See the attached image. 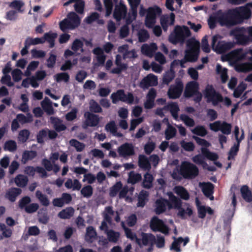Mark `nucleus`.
<instances>
[{
    "instance_id": "34",
    "label": "nucleus",
    "mask_w": 252,
    "mask_h": 252,
    "mask_svg": "<svg viewBox=\"0 0 252 252\" xmlns=\"http://www.w3.org/2000/svg\"><path fill=\"white\" fill-rule=\"evenodd\" d=\"M200 187L201 188L202 192L205 196L208 197L211 196L210 199L211 200L214 199V197L212 195L214 186L212 183H200Z\"/></svg>"
},
{
    "instance_id": "13",
    "label": "nucleus",
    "mask_w": 252,
    "mask_h": 252,
    "mask_svg": "<svg viewBox=\"0 0 252 252\" xmlns=\"http://www.w3.org/2000/svg\"><path fill=\"white\" fill-rule=\"evenodd\" d=\"M112 102L116 103L119 100L125 102L128 104L137 103L138 100L136 98L135 101L134 96L131 93L126 94L123 90H118L116 93H113L111 95Z\"/></svg>"
},
{
    "instance_id": "62",
    "label": "nucleus",
    "mask_w": 252,
    "mask_h": 252,
    "mask_svg": "<svg viewBox=\"0 0 252 252\" xmlns=\"http://www.w3.org/2000/svg\"><path fill=\"white\" fill-rule=\"evenodd\" d=\"M74 5L75 10L79 14L84 13V9L85 6V2L82 0H76Z\"/></svg>"
},
{
    "instance_id": "52",
    "label": "nucleus",
    "mask_w": 252,
    "mask_h": 252,
    "mask_svg": "<svg viewBox=\"0 0 252 252\" xmlns=\"http://www.w3.org/2000/svg\"><path fill=\"white\" fill-rule=\"evenodd\" d=\"M57 37V34L56 33L48 32L44 34L43 38L45 41L46 40L50 44V47H53L54 45L55 39Z\"/></svg>"
},
{
    "instance_id": "40",
    "label": "nucleus",
    "mask_w": 252,
    "mask_h": 252,
    "mask_svg": "<svg viewBox=\"0 0 252 252\" xmlns=\"http://www.w3.org/2000/svg\"><path fill=\"white\" fill-rule=\"evenodd\" d=\"M122 226L123 227V228H124V229L125 230V233H126V237L130 239V240H135L136 243L139 246H141V240L140 239H139L138 238H137L136 236V234L134 233H133L131 230L128 228H126L125 225V223L124 222H122Z\"/></svg>"
},
{
    "instance_id": "5",
    "label": "nucleus",
    "mask_w": 252,
    "mask_h": 252,
    "mask_svg": "<svg viewBox=\"0 0 252 252\" xmlns=\"http://www.w3.org/2000/svg\"><path fill=\"white\" fill-rule=\"evenodd\" d=\"M211 45L214 51L221 54L233 48L235 43L233 41H225L223 40L222 36L216 34L212 37Z\"/></svg>"
},
{
    "instance_id": "27",
    "label": "nucleus",
    "mask_w": 252,
    "mask_h": 252,
    "mask_svg": "<svg viewBox=\"0 0 252 252\" xmlns=\"http://www.w3.org/2000/svg\"><path fill=\"white\" fill-rule=\"evenodd\" d=\"M157 50V46L154 43L150 44H144L141 47L142 54L149 57H152Z\"/></svg>"
},
{
    "instance_id": "55",
    "label": "nucleus",
    "mask_w": 252,
    "mask_h": 252,
    "mask_svg": "<svg viewBox=\"0 0 252 252\" xmlns=\"http://www.w3.org/2000/svg\"><path fill=\"white\" fill-rule=\"evenodd\" d=\"M122 188V184L121 182H117L110 189L109 194L111 197L115 196Z\"/></svg>"
},
{
    "instance_id": "23",
    "label": "nucleus",
    "mask_w": 252,
    "mask_h": 252,
    "mask_svg": "<svg viewBox=\"0 0 252 252\" xmlns=\"http://www.w3.org/2000/svg\"><path fill=\"white\" fill-rule=\"evenodd\" d=\"M175 21V15L171 13L170 15H163L160 18V24L164 31L167 30L169 26L173 25Z\"/></svg>"
},
{
    "instance_id": "56",
    "label": "nucleus",
    "mask_w": 252,
    "mask_h": 252,
    "mask_svg": "<svg viewBox=\"0 0 252 252\" xmlns=\"http://www.w3.org/2000/svg\"><path fill=\"white\" fill-rule=\"evenodd\" d=\"M25 42H26L27 46H30L32 45H36L43 43L45 42V39L42 37L35 38L28 37L26 39Z\"/></svg>"
},
{
    "instance_id": "54",
    "label": "nucleus",
    "mask_w": 252,
    "mask_h": 252,
    "mask_svg": "<svg viewBox=\"0 0 252 252\" xmlns=\"http://www.w3.org/2000/svg\"><path fill=\"white\" fill-rule=\"evenodd\" d=\"M240 144L239 143H235L231 148L228 156V159L231 160L234 159L235 156L237 155V153L239 150Z\"/></svg>"
},
{
    "instance_id": "51",
    "label": "nucleus",
    "mask_w": 252,
    "mask_h": 252,
    "mask_svg": "<svg viewBox=\"0 0 252 252\" xmlns=\"http://www.w3.org/2000/svg\"><path fill=\"white\" fill-rule=\"evenodd\" d=\"M24 5V3L20 0H15L9 4V7L16 9L18 12H22V7Z\"/></svg>"
},
{
    "instance_id": "28",
    "label": "nucleus",
    "mask_w": 252,
    "mask_h": 252,
    "mask_svg": "<svg viewBox=\"0 0 252 252\" xmlns=\"http://www.w3.org/2000/svg\"><path fill=\"white\" fill-rule=\"evenodd\" d=\"M156 96V91L154 89H151L146 96V100L144 103L146 109H151L154 105V101Z\"/></svg>"
},
{
    "instance_id": "39",
    "label": "nucleus",
    "mask_w": 252,
    "mask_h": 252,
    "mask_svg": "<svg viewBox=\"0 0 252 252\" xmlns=\"http://www.w3.org/2000/svg\"><path fill=\"white\" fill-rule=\"evenodd\" d=\"M41 104L43 109L48 114L52 115L54 114V111L52 105V102L48 97H45L41 102Z\"/></svg>"
},
{
    "instance_id": "21",
    "label": "nucleus",
    "mask_w": 252,
    "mask_h": 252,
    "mask_svg": "<svg viewBox=\"0 0 252 252\" xmlns=\"http://www.w3.org/2000/svg\"><path fill=\"white\" fill-rule=\"evenodd\" d=\"M100 229L105 231L110 242L116 243L118 240L120 233L112 230H108L107 223L105 221L102 222Z\"/></svg>"
},
{
    "instance_id": "64",
    "label": "nucleus",
    "mask_w": 252,
    "mask_h": 252,
    "mask_svg": "<svg viewBox=\"0 0 252 252\" xmlns=\"http://www.w3.org/2000/svg\"><path fill=\"white\" fill-rule=\"evenodd\" d=\"M191 132L193 133L200 136H204L207 133L205 128L203 126H197L193 129H192Z\"/></svg>"
},
{
    "instance_id": "20",
    "label": "nucleus",
    "mask_w": 252,
    "mask_h": 252,
    "mask_svg": "<svg viewBox=\"0 0 252 252\" xmlns=\"http://www.w3.org/2000/svg\"><path fill=\"white\" fill-rule=\"evenodd\" d=\"M102 215L104 218L103 221H105L106 223L108 222L110 224L113 219L117 222L120 221V220L118 213L114 212L112 209V207L110 206L105 207Z\"/></svg>"
},
{
    "instance_id": "59",
    "label": "nucleus",
    "mask_w": 252,
    "mask_h": 252,
    "mask_svg": "<svg viewBox=\"0 0 252 252\" xmlns=\"http://www.w3.org/2000/svg\"><path fill=\"white\" fill-rule=\"evenodd\" d=\"M141 179V176L140 174L135 173L133 171L130 172L129 174L128 182L132 184H135Z\"/></svg>"
},
{
    "instance_id": "10",
    "label": "nucleus",
    "mask_w": 252,
    "mask_h": 252,
    "mask_svg": "<svg viewBox=\"0 0 252 252\" xmlns=\"http://www.w3.org/2000/svg\"><path fill=\"white\" fill-rule=\"evenodd\" d=\"M234 12L232 9H229L227 12L218 14V23L221 26L230 27L238 24Z\"/></svg>"
},
{
    "instance_id": "48",
    "label": "nucleus",
    "mask_w": 252,
    "mask_h": 252,
    "mask_svg": "<svg viewBox=\"0 0 252 252\" xmlns=\"http://www.w3.org/2000/svg\"><path fill=\"white\" fill-rule=\"evenodd\" d=\"M176 129L172 126L168 122L167 123V127L165 131V138L167 140H169L173 138L176 134Z\"/></svg>"
},
{
    "instance_id": "33",
    "label": "nucleus",
    "mask_w": 252,
    "mask_h": 252,
    "mask_svg": "<svg viewBox=\"0 0 252 252\" xmlns=\"http://www.w3.org/2000/svg\"><path fill=\"white\" fill-rule=\"evenodd\" d=\"M174 192L181 199L188 200L189 198V194L188 190L181 186H175L173 189Z\"/></svg>"
},
{
    "instance_id": "36",
    "label": "nucleus",
    "mask_w": 252,
    "mask_h": 252,
    "mask_svg": "<svg viewBox=\"0 0 252 252\" xmlns=\"http://www.w3.org/2000/svg\"><path fill=\"white\" fill-rule=\"evenodd\" d=\"M164 109L167 110V111H169L175 120L178 119V112L179 111V108L176 103H169L167 105L164 106Z\"/></svg>"
},
{
    "instance_id": "47",
    "label": "nucleus",
    "mask_w": 252,
    "mask_h": 252,
    "mask_svg": "<svg viewBox=\"0 0 252 252\" xmlns=\"http://www.w3.org/2000/svg\"><path fill=\"white\" fill-rule=\"evenodd\" d=\"M149 193L148 191L142 190L139 193L138 196V201L137 203V206L143 207L147 201L148 200V197Z\"/></svg>"
},
{
    "instance_id": "7",
    "label": "nucleus",
    "mask_w": 252,
    "mask_h": 252,
    "mask_svg": "<svg viewBox=\"0 0 252 252\" xmlns=\"http://www.w3.org/2000/svg\"><path fill=\"white\" fill-rule=\"evenodd\" d=\"M179 172L185 179L194 178L199 173L198 169L195 165L186 161L182 162Z\"/></svg>"
},
{
    "instance_id": "37",
    "label": "nucleus",
    "mask_w": 252,
    "mask_h": 252,
    "mask_svg": "<svg viewBox=\"0 0 252 252\" xmlns=\"http://www.w3.org/2000/svg\"><path fill=\"white\" fill-rule=\"evenodd\" d=\"M42 164L44 166L45 169L48 171L53 170L54 173H57L59 171L60 169L59 165L55 164H53L50 160L47 159H43Z\"/></svg>"
},
{
    "instance_id": "61",
    "label": "nucleus",
    "mask_w": 252,
    "mask_h": 252,
    "mask_svg": "<svg viewBox=\"0 0 252 252\" xmlns=\"http://www.w3.org/2000/svg\"><path fill=\"white\" fill-rule=\"evenodd\" d=\"M153 177L152 175L148 173H147L144 175V179L143 182V185L144 188H150L152 187Z\"/></svg>"
},
{
    "instance_id": "18",
    "label": "nucleus",
    "mask_w": 252,
    "mask_h": 252,
    "mask_svg": "<svg viewBox=\"0 0 252 252\" xmlns=\"http://www.w3.org/2000/svg\"><path fill=\"white\" fill-rule=\"evenodd\" d=\"M127 1L130 6V9L127 14L126 22L127 24H130L136 18L137 7L140 3L141 0H127Z\"/></svg>"
},
{
    "instance_id": "45",
    "label": "nucleus",
    "mask_w": 252,
    "mask_h": 252,
    "mask_svg": "<svg viewBox=\"0 0 252 252\" xmlns=\"http://www.w3.org/2000/svg\"><path fill=\"white\" fill-rule=\"evenodd\" d=\"M21 189L18 188H12L6 193L7 197L11 201H14L16 197L21 193Z\"/></svg>"
},
{
    "instance_id": "42",
    "label": "nucleus",
    "mask_w": 252,
    "mask_h": 252,
    "mask_svg": "<svg viewBox=\"0 0 252 252\" xmlns=\"http://www.w3.org/2000/svg\"><path fill=\"white\" fill-rule=\"evenodd\" d=\"M96 233L95 229L92 226H89L87 228L85 240L88 242H92L96 238Z\"/></svg>"
},
{
    "instance_id": "63",
    "label": "nucleus",
    "mask_w": 252,
    "mask_h": 252,
    "mask_svg": "<svg viewBox=\"0 0 252 252\" xmlns=\"http://www.w3.org/2000/svg\"><path fill=\"white\" fill-rule=\"evenodd\" d=\"M32 116L31 114H28L27 116H25L23 114H20L17 115L16 119L21 124H24L25 123L31 122L32 121Z\"/></svg>"
},
{
    "instance_id": "30",
    "label": "nucleus",
    "mask_w": 252,
    "mask_h": 252,
    "mask_svg": "<svg viewBox=\"0 0 252 252\" xmlns=\"http://www.w3.org/2000/svg\"><path fill=\"white\" fill-rule=\"evenodd\" d=\"M189 242V238L188 237L185 238H183L182 237H179L177 239L175 238L171 246V249L174 250L176 252H180L181 251L180 249L181 243H183V246H185Z\"/></svg>"
},
{
    "instance_id": "4",
    "label": "nucleus",
    "mask_w": 252,
    "mask_h": 252,
    "mask_svg": "<svg viewBox=\"0 0 252 252\" xmlns=\"http://www.w3.org/2000/svg\"><path fill=\"white\" fill-rule=\"evenodd\" d=\"M204 95L209 102H212L214 105H217L219 103L223 102L224 104L229 106L231 104V100L228 97L224 99L222 96L217 93L212 86L208 85L204 92Z\"/></svg>"
},
{
    "instance_id": "14",
    "label": "nucleus",
    "mask_w": 252,
    "mask_h": 252,
    "mask_svg": "<svg viewBox=\"0 0 252 252\" xmlns=\"http://www.w3.org/2000/svg\"><path fill=\"white\" fill-rule=\"evenodd\" d=\"M238 24H240L245 19H248L251 17V11L249 6L246 4L244 6H240L232 9Z\"/></svg>"
},
{
    "instance_id": "44",
    "label": "nucleus",
    "mask_w": 252,
    "mask_h": 252,
    "mask_svg": "<svg viewBox=\"0 0 252 252\" xmlns=\"http://www.w3.org/2000/svg\"><path fill=\"white\" fill-rule=\"evenodd\" d=\"M74 212V210L72 207H68L61 211L58 216L61 219H69L73 215Z\"/></svg>"
},
{
    "instance_id": "49",
    "label": "nucleus",
    "mask_w": 252,
    "mask_h": 252,
    "mask_svg": "<svg viewBox=\"0 0 252 252\" xmlns=\"http://www.w3.org/2000/svg\"><path fill=\"white\" fill-rule=\"evenodd\" d=\"M216 70L217 73L220 75L222 82L225 83L228 79L227 69L223 68L220 64H218L217 65Z\"/></svg>"
},
{
    "instance_id": "26",
    "label": "nucleus",
    "mask_w": 252,
    "mask_h": 252,
    "mask_svg": "<svg viewBox=\"0 0 252 252\" xmlns=\"http://www.w3.org/2000/svg\"><path fill=\"white\" fill-rule=\"evenodd\" d=\"M118 153L123 157L132 156L134 153L133 146L131 144H124L119 148Z\"/></svg>"
},
{
    "instance_id": "8",
    "label": "nucleus",
    "mask_w": 252,
    "mask_h": 252,
    "mask_svg": "<svg viewBox=\"0 0 252 252\" xmlns=\"http://www.w3.org/2000/svg\"><path fill=\"white\" fill-rule=\"evenodd\" d=\"M80 19L74 12H70L67 15V18L60 23L62 31L64 32L66 30H72L77 27L80 24Z\"/></svg>"
},
{
    "instance_id": "29",
    "label": "nucleus",
    "mask_w": 252,
    "mask_h": 252,
    "mask_svg": "<svg viewBox=\"0 0 252 252\" xmlns=\"http://www.w3.org/2000/svg\"><path fill=\"white\" fill-rule=\"evenodd\" d=\"M85 117L86 118V124L88 126H95L99 122L98 116L90 112H86L85 113Z\"/></svg>"
},
{
    "instance_id": "35",
    "label": "nucleus",
    "mask_w": 252,
    "mask_h": 252,
    "mask_svg": "<svg viewBox=\"0 0 252 252\" xmlns=\"http://www.w3.org/2000/svg\"><path fill=\"white\" fill-rule=\"evenodd\" d=\"M64 186L67 189H72L73 190H79L82 187L81 184L77 179L72 180L71 179H67Z\"/></svg>"
},
{
    "instance_id": "53",
    "label": "nucleus",
    "mask_w": 252,
    "mask_h": 252,
    "mask_svg": "<svg viewBox=\"0 0 252 252\" xmlns=\"http://www.w3.org/2000/svg\"><path fill=\"white\" fill-rule=\"evenodd\" d=\"M203 155L201 154L197 155L192 158L193 162L198 165H201L203 168H206V166H208L207 163L205 162Z\"/></svg>"
},
{
    "instance_id": "11",
    "label": "nucleus",
    "mask_w": 252,
    "mask_h": 252,
    "mask_svg": "<svg viewBox=\"0 0 252 252\" xmlns=\"http://www.w3.org/2000/svg\"><path fill=\"white\" fill-rule=\"evenodd\" d=\"M196 143L202 146L201 151L204 157L210 160H216L219 158L217 154L209 151L207 149L210 145V143L205 139H201L196 136H193Z\"/></svg>"
},
{
    "instance_id": "25",
    "label": "nucleus",
    "mask_w": 252,
    "mask_h": 252,
    "mask_svg": "<svg viewBox=\"0 0 252 252\" xmlns=\"http://www.w3.org/2000/svg\"><path fill=\"white\" fill-rule=\"evenodd\" d=\"M155 211L157 214H160L164 212L166 207L168 206L169 208L171 207L169 205V201L163 198L157 199L155 203Z\"/></svg>"
},
{
    "instance_id": "22",
    "label": "nucleus",
    "mask_w": 252,
    "mask_h": 252,
    "mask_svg": "<svg viewBox=\"0 0 252 252\" xmlns=\"http://www.w3.org/2000/svg\"><path fill=\"white\" fill-rule=\"evenodd\" d=\"M158 84V78L153 74H149L144 77L140 83V87L144 89L150 86H155Z\"/></svg>"
},
{
    "instance_id": "31",
    "label": "nucleus",
    "mask_w": 252,
    "mask_h": 252,
    "mask_svg": "<svg viewBox=\"0 0 252 252\" xmlns=\"http://www.w3.org/2000/svg\"><path fill=\"white\" fill-rule=\"evenodd\" d=\"M93 53L96 56L98 65H103L106 57V55L104 54L103 50L100 47H97L93 50Z\"/></svg>"
},
{
    "instance_id": "16",
    "label": "nucleus",
    "mask_w": 252,
    "mask_h": 252,
    "mask_svg": "<svg viewBox=\"0 0 252 252\" xmlns=\"http://www.w3.org/2000/svg\"><path fill=\"white\" fill-rule=\"evenodd\" d=\"M161 13V9L157 6L148 8L145 20V24L147 27L151 28L156 23L157 16Z\"/></svg>"
},
{
    "instance_id": "41",
    "label": "nucleus",
    "mask_w": 252,
    "mask_h": 252,
    "mask_svg": "<svg viewBox=\"0 0 252 252\" xmlns=\"http://www.w3.org/2000/svg\"><path fill=\"white\" fill-rule=\"evenodd\" d=\"M241 192L243 199L247 202L252 201V194L247 186H243L241 189Z\"/></svg>"
},
{
    "instance_id": "46",
    "label": "nucleus",
    "mask_w": 252,
    "mask_h": 252,
    "mask_svg": "<svg viewBox=\"0 0 252 252\" xmlns=\"http://www.w3.org/2000/svg\"><path fill=\"white\" fill-rule=\"evenodd\" d=\"M36 155L37 153L35 151H26L23 154L22 161L25 164L28 160L33 159Z\"/></svg>"
},
{
    "instance_id": "60",
    "label": "nucleus",
    "mask_w": 252,
    "mask_h": 252,
    "mask_svg": "<svg viewBox=\"0 0 252 252\" xmlns=\"http://www.w3.org/2000/svg\"><path fill=\"white\" fill-rule=\"evenodd\" d=\"M36 196L42 205L45 206H48L49 204V201L46 195L42 194L41 191L37 190L36 192Z\"/></svg>"
},
{
    "instance_id": "57",
    "label": "nucleus",
    "mask_w": 252,
    "mask_h": 252,
    "mask_svg": "<svg viewBox=\"0 0 252 252\" xmlns=\"http://www.w3.org/2000/svg\"><path fill=\"white\" fill-rule=\"evenodd\" d=\"M83 43L78 39H76L73 43L72 46V50L77 54H80L83 51Z\"/></svg>"
},
{
    "instance_id": "38",
    "label": "nucleus",
    "mask_w": 252,
    "mask_h": 252,
    "mask_svg": "<svg viewBox=\"0 0 252 252\" xmlns=\"http://www.w3.org/2000/svg\"><path fill=\"white\" fill-rule=\"evenodd\" d=\"M139 166L144 170H150L151 164L147 157L144 155H140L138 160Z\"/></svg>"
},
{
    "instance_id": "6",
    "label": "nucleus",
    "mask_w": 252,
    "mask_h": 252,
    "mask_svg": "<svg viewBox=\"0 0 252 252\" xmlns=\"http://www.w3.org/2000/svg\"><path fill=\"white\" fill-rule=\"evenodd\" d=\"M190 34V31L187 27L176 26L169 36V41L174 44L183 43Z\"/></svg>"
},
{
    "instance_id": "2",
    "label": "nucleus",
    "mask_w": 252,
    "mask_h": 252,
    "mask_svg": "<svg viewBox=\"0 0 252 252\" xmlns=\"http://www.w3.org/2000/svg\"><path fill=\"white\" fill-rule=\"evenodd\" d=\"M249 50L244 51L243 49H235L230 52L227 56L229 62L235 66L236 69L239 72H247L252 70V63H244L239 64V63L243 60H247L250 57Z\"/></svg>"
},
{
    "instance_id": "12",
    "label": "nucleus",
    "mask_w": 252,
    "mask_h": 252,
    "mask_svg": "<svg viewBox=\"0 0 252 252\" xmlns=\"http://www.w3.org/2000/svg\"><path fill=\"white\" fill-rule=\"evenodd\" d=\"M198 84L195 81H191L187 84L184 94L186 97L195 96L194 101L199 102L202 99V94L198 91Z\"/></svg>"
},
{
    "instance_id": "17",
    "label": "nucleus",
    "mask_w": 252,
    "mask_h": 252,
    "mask_svg": "<svg viewBox=\"0 0 252 252\" xmlns=\"http://www.w3.org/2000/svg\"><path fill=\"white\" fill-rule=\"evenodd\" d=\"M183 84L180 79H177L174 85H171L168 91L169 98L175 99L179 97L183 90Z\"/></svg>"
},
{
    "instance_id": "24",
    "label": "nucleus",
    "mask_w": 252,
    "mask_h": 252,
    "mask_svg": "<svg viewBox=\"0 0 252 252\" xmlns=\"http://www.w3.org/2000/svg\"><path fill=\"white\" fill-rule=\"evenodd\" d=\"M128 46L127 45H123L118 48V52L123 54V58L126 59H134L137 58V55L135 50L128 51Z\"/></svg>"
},
{
    "instance_id": "50",
    "label": "nucleus",
    "mask_w": 252,
    "mask_h": 252,
    "mask_svg": "<svg viewBox=\"0 0 252 252\" xmlns=\"http://www.w3.org/2000/svg\"><path fill=\"white\" fill-rule=\"evenodd\" d=\"M28 181L27 177L23 175H18L15 179L16 185L20 187H24L26 186Z\"/></svg>"
},
{
    "instance_id": "1",
    "label": "nucleus",
    "mask_w": 252,
    "mask_h": 252,
    "mask_svg": "<svg viewBox=\"0 0 252 252\" xmlns=\"http://www.w3.org/2000/svg\"><path fill=\"white\" fill-rule=\"evenodd\" d=\"M200 43L194 39H191L187 42V50L186 51L185 60H175L171 64L169 71H167L163 76V83L168 85L174 78L175 72L173 69L175 66L180 65L181 67H185L184 63L187 61L194 62L198 57L199 51Z\"/></svg>"
},
{
    "instance_id": "9",
    "label": "nucleus",
    "mask_w": 252,
    "mask_h": 252,
    "mask_svg": "<svg viewBox=\"0 0 252 252\" xmlns=\"http://www.w3.org/2000/svg\"><path fill=\"white\" fill-rule=\"evenodd\" d=\"M168 195L172 207L179 209L178 214L181 218L182 219H185L187 217H189L192 215V210L191 208L189 207H187L186 209L181 208V201L175 196L172 192H168Z\"/></svg>"
},
{
    "instance_id": "19",
    "label": "nucleus",
    "mask_w": 252,
    "mask_h": 252,
    "mask_svg": "<svg viewBox=\"0 0 252 252\" xmlns=\"http://www.w3.org/2000/svg\"><path fill=\"white\" fill-rule=\"evenodd\" d=\"M127 7L123 2H120L119 4L116 5L113 17L117 21H120L122 19H125L127 16Z\"/></svg>"
},
{
    "instance_id": "32",
    "label": "nucleus",
    "mask_w": 252,
    "mask_h": 252,
    "mask_svg": "<svg viewBox=\"0 0 252 252\" xmlns=\"http://www.w3.org/2000/svg\"><path fill=\"white\" fill-rule=\"evenodd\" d=\"M141 240V246L142 245L144 246H147L148 244H150L153 246L156 243V237L152 234L144 233L142 234V239Z\"/></svg>"
},
{
    "instance_id": "58",
    "label": "nucleus",
    "mask_w": 252,
    "mask_h": 252,
    "mask_svg": "<svg viewBox=\"0 0 252 252\" xmlns=\"http://www.w3.org/2000/svg\"><path fill=\"white\" fill-rule=\"evenodd\" d=\"M246 88L247 85L245 83H241L234 90L233 94L234 96L236 98L239 97Z\"/></svg>"
},
{
    "instance_id": "15",
    "label": "nucleus",
    "mask_w": 252,
    "mask_h": 252,
    "mask_svg": "<svg viewBox=\"0 0 252 252\" xmlns=\"http://www.w3.org/2000/svg\"><path fill=\"white\" fill-rule=\"evenodd\" d=\"M150 227L154 231H159L165 235H168L169 231V227L161 220L157 217L152 218L150 222Z\"/></svg>"
},
{
    "instance_id": "3",
    "label": "nucleus",
    "mask_w": 252,
    "mask_h": 252,
    "mask_svg": "<svg viewBox=\"0 0 252 252\" xmlns=\"http://www.w3.org/2000/svg\"><path fill=\"white\" fill-rule=\"evenodd\" d=\"M230 35L235 38L238 44L247 45L252 42V26L235 28L230 31Z\"/></svg>"
},
{
    "instance_id": "43",
    "label": "nucleus",
    "mask_w": 252,
    "mask_h": 252,
    "mask_svg": "<svg viewBox=\"0 0 252 252\" xmlns=\"http://www.w3.org/2000/svg\"><path fill=\"white\" fill-rule=\"evenodd\" d=\"M51 121L57 131H61L66 128L65 126L63 124V122L60 119L57 118L51 117Z\"/></svg>"
}]
</instances>
